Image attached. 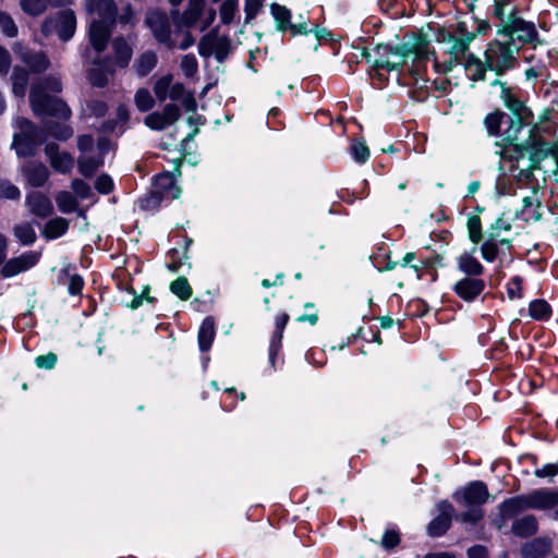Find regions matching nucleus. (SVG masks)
Segmentation results:
<instances>
[{
	"instance_id": "obj_37",
	"label": "nucleus",
	"mask_w": 558,
	"mask_h": 558,
	"mask_svg": "<svg viewBox=\"0 0 558 558\" xmlns=\"http://www.w3.org/2000/svg\"><path fill=\"white\" fill-rule=\"evenodd\" d=\"M13 234L17 241L25 246L34 244L37 239L35 229L29 222H23L14 226Z\"/></svg>"
},
{
	"instance_id": "obj_29",
	"label": "nucleus",
	"mask_w": 558,
	"mask_h": 558,
	"mask_svg": "<svg viewBox=\"0 0 558 558\" xmlns=\"http://www.w3.org/2000/svg\"><path fill=\"white\" fill-rule=\"evenodd\" d=\"M169 97L172 100L180 101L182 107L189 112H195L197 108L193 94L185 89L183 84L175 83L169 90Z\"/></svg>"
},
{
	"instance_id": "obj_31",
	"label": "nucleus",
	"mask_w": 558,
	"mask_h": 558,
	"mask_svg": "<svg viewBox=\"0 0 558 558\" xmlns=\"http://www.w3.org/2000/svg\"><path fill=\"white\" fill-rule=\"evenodd\" d=\"M537 520L533 514L523 515L513 521L511 530L520 537L532 536L537 532Z\"/></svg>"
},
{
	"instance_id": "obj_28",
	"label": "nucleus",
	"mask_w": 558,
	"mask_h": 558,
	"mask_svg": "<svg viewBox=\"0 0 558 558\" xmlns=\"http://www.w3.org/2000/svg\"><path fill=\"white\" fill-rule=\"evenodd\" d=\"M181 165L182 161L180 159L174 160V169L172 173L160 174L156 178V184L165 190V192L171 193L173 198H178L181 193V189L174 185L173 177L181 175Z\"/></svg>"
},
{
	"instance_id": "obj_58",
	"label": "nucleus",
	"mask_w": 558,
	"mask_h": 558,
	"mask_svg": "<svg viewBox=\"0 0 558 558\" xmlns=\"http://www.w3.org/2000/svg\"><path fill=\"white\" fill-rule=\"evenodd\" d=\"M181 69L186 77H192L197 72L198 63L194 54H185L181 60Z\"/></svg>"
},
{
	"instance_id": "obj_54",
	"label": "nucleus",
	"mask_w": 558,
	"mask_h": 558,
	"mask_svg": "<svg viewBox=\"0 0 558 558\" xmlns=\"http://www.w3.org/2000/svg\"><path fill=\"white\" fill-rule=\"evenodd\" d=\"M238 9L236 0H226L220 8V19L223 24H230Z\"/></svg>"
},
{
	"instance_id": "obj_46",
	"label": "nucleus",
	"mask_w": 558,
	"mask_h": 558,
	"mask_svg": "<svg viewBox=\"0 0 558 558\" xmlns=\"http://www.w3.org/2000/svg\"><path fill=\"white\" fill-rule=\"evenodd\" d=\"M170 290L181 300H189L192 296V288L184 276L178 277L170 284Z\"/></svg>"
},
{
	"instance_id": "obj_2",
	"label": "nucleus",
	"mask_w": 558,
	"mask_h": 558,
	"mask_svg": "<svg viewBox=\"0 0 558 558\" xmlns=\"http://www.w3.org/2000/svg\"><path fill=\"white\" fill-rule=\"evenodd\" d=\"M493 15L499 21L497 25V35L502 36L505 40L518 41L521 45H533V49H542L545 41L539 38L538 32L533 22L524 20L518 10V7L510 0H496Z\"/></svg>"
},
{
	"instance_id": "obj_56",
	"label": "nucleus",
	"mask_w": 558,
	"mask_h": 558,
	"mask_svg": "<svg viewBox=\"0 0 558 558\" xmlns=\"http://www.w3.org/2000/svg\"><path fill=\"white\" fill-rule=\"evenodd\" d=\"M0 197L15 201L21 197V192L19 187L10 181L0 180Z\"/></svg>"
},
{
	"instance_id": "obj_13",
	"label": "nucleus",
	"mask_w": 558,
	"mask_h": 558,
	"mask_svg": "<svg viewBox=\"0 0 558 558\" xmlns=\"http://www.w3.org/2000/svg\"><path fill=\"white\" fill-rule=\"evenodd\" d=\"M180 109L173 104L165 106L161 112L155 111L145 117V124L151 130L161 131L180 119Z\"/></svg>"
},
{
	"instance_id": "obj_33",
	"label": "nucleus",
	"mask_w": 558,
	"mask_h": 558,
	"mask_svg": "<svg viewBox=\"0 0 558 558\" xmlns=\"http://www.w3.org/2000/svg\"><path fill=\"white\" fill-rule=\"evenodd\" d=\"M28 71L22 66H14L11 74L12 92L16 97H24L28 86Z\"/></svg>"
},
{
	"instance_id": "obj_18",
	"label": "nucleus",
	"mask_w": 558,
	"mask_h": 558,
	"mask_svg": "<svg viewBox=\"0 0 558 558\" xmlns=\"http://www.w3.org/2000/svg\"><path fill=\"white\" fill-rule=\"evenodd\" d=\"M459 32L462 34L461 37L449 36L448 41L451 43L449 48L451 61L459 62L462 57H468L470 44L475 39L476 34L473 32H465L464 23H459Z\"/></svg>"
},
{
	"instance_id": "obj_32",
	"label": "nucleus",
	"mask_w": 558,
	"mask_h": 558,
	"mask_svg": "<svg viewBox=\"0 0 558 558\" xmlns=\"http://www.w3.org/2000/svg\"><path fill=\"white\" fill-rule=\"evenodd\" d=\"M549 62H550L549 51L546 46L542 47V49H539V58H538L537 62L534 63L533 65H531L525 71L526 80H536L538 77L547 76L546 69H547V65L549 64Z\"/></svg>"
},
{
	"instance_id": "obj_11",
	"label": "nucleus",
	"mask_w": 558,
	"mask_h": 558,
	"mask_svg": "<svg viewBox=\"0 0 558 558\" xmlns=\"http://www.w3.org/2000/svg\"><path fill=\"white\" fill-rule=\"evenodd\" d=\"M40 256V252L27 251L16 257L8 259L1 268L2 277L11 278L32 269L38 264Z\"/></svg>"
},
{
	"instance_id": "obj_20",
	"label": "nucleus",
	"mask_w": 558,
	"mask_h": 558,
	"mask_svg": "<svg viewBox=\"0 0 558 558\" xmlns=\"http://www.w3.org/2000/svg\"><path fill=\"white\" fill-rule=\"evenodd\" d=\"M485 289V281L478 277H464L453 286V291L462 300L471 302L475 300Z\"/></svg>"
},
{
	"instance_id": "obj_55",
	"label": "nucleus",
	"mask_w": 558,
	"mask_h": 558,
	"mask_svg": "<svg viewBox=\"0 0 558 558\" xmlns=\"http://www.w3.org/2000/svg\"><path fill=\"white\" fill-rule=\"evenodd\" d=\"M351 154L355 161L363 163L369 157V149L364 142L355 141L351 145Z\"/></svg>"
},
{
	"instance_id": "obj_21",
	"label": "nucleus",
	"mask_w": 558,
	"mask_h": 558,
	"mask_svg": "<svg viewBox=\"0 0 558 558\" xmlns=\"http://www.w3.org/2000/svg\"><path fill=\"white\" fill-rule=\"evenodd\" d=\"M51 167L60 173H69L74 166L73 157L66 151H59L57 144L50 143L45 147Z\"/></svg>"
},
{
	"instance_id": "obj_53",
	"label": "nucleus",
	"mask_w": 558,
	"mask_h": 558,
	"mask_svg": "<svg viewBox=\"0 0 558 558\" xmlns=\"http://www.w3.org/2000/svg\"><path fill=\"white\" fill-rule=\"evenodd\" d=\"M171 81H172V77L169 75H166V76L160 77L155 83L154 93L160 101H163L167 98V96H169L168 92L171 88V86H170Z\"/></svg>"
},
{
	"instance_id": "obj_7",
	"label": "nucleus",
	"mask_w": 558,
	"mask_h": 558,
	"mask_svg": "<svg viewBox=\"0 0 558 558\" xmlns=\"http://www.w3.org/2000/svg\"><path fill=\"white\" fill-rule=\"evenodd\" d=\"M15 123L19 132L14 134L12 145L16 154L21 157L34 155L36 147L46 138L44 131L25 118H17Z\"/></svg>"
},
{
	"instance_id": "obj_59",
	"label": "nucleus",
	"mask_w": 558,
	"mask_h": 558,
	"mask_svg": "<svg viewBox=\"0 0 558 558\" xmlns=\"http://www.w3.org/2000/svg\"><path fill=\"white\" fill-rule=\"evenodd\" d=\"M262 8L263 0H245V23H250L252 20H254Z\"/></svg>"
},
{
	"instance_id": "obj_14",
	"label": "nucleus",
	"mask_w": 558,
	"mask_h": 558,
	"mask_svg": "<svg viewBox=\"0 0 558 558\" xmlns=\"http://www.w3.org/2000/svg\"><path fill=\"white\" fill-rule=\"evenodd\" d=\"M114 25H110L101 20H92L88 29V38L92 47L98 52H102L112 35Z\"/></svg>"
},
{
	"instance_id": "obj_24",
	"label": "nucleus",
	"mask_w": 558,
	"mask_h": 558,
	"mask_svg": "<svg viewBox=\"0 0 558 558\" xmlns=\"http://www.w3.org/2000/svg\"><path fill=\"white\" fill-rule=\"evenodd\" d=\"M26 206L33 215L45 218L53 213L51 201L40 192H32L26 196Z\"/></svg>"
},
{
	"instance_id": "obj_60",
	"label": "nucleus",
	"mask_w": 558,
	"mask_h": 558,
	"mask_svg": "<svg viewBox=\"0 0 558 558\" xmlns=\"http://www.w3.org/2000/svg\"><path fill=\"white\" fill-rule=\"evenodd\" d=\"M71 187L77 197L86 199L92 195L90 186L81 179H74L71 183Z\"/></svg>"
},
{
	"instance_id": "obj_52",
	"label": "nucleus",
	"mask_w": 558,
	"mask_h": 558,
	"mask_svg": "<svg viewBox=\"0 0 558 558\" xmlns=\"http://www.w3.org/2000/svg\"><path fill=\"white\" fill-rule=\"evenodd\" d=\"M497 239H490L489 235H486V240L481 246V253L484 259L488 262H493L498 254Z\"/></svg>"
},
{
	"instance_id": "obj_15",
	"label": "nucleus",
	"mask_w": 558,
	"mask_h": 558,
	"mask_svg": "<svg viewBox=\"0 0 558 558\" xmlns=\"http://www.w3.org/2000/svg\"><path fill=\"white\" fill-rule=\"evenodd\" d=\"M488 498L487 487L483 482H472L462 494L456 493L454 499L465 507L481 506Z\"/></svg>"
},
{
	"instance_id": "obj_17",
	"label": "nucleus",
	"mask_w": 558,
	"mask_h": 558,
	"mask_svg": "<svg viewBox=\"0 0 558 558\" xmlns=\"http://www.w3.org/2000/svg\"><path fill=\"white\" fill-rule=\"evenodd\" d=\"M204 9L205 0H189L187 8L182 13L173 10L171 14L178 26L192 27L201 20Z\"/></svg>"
},
{
	"instance_id": "obj_36",
	"label": "nucleus",
	"mask_w": 558,
	"mask_h": 558,
	"mask_svg": "<svg viewBox=\"0 0 558 558\" xmlns=\"http://www.w3.org/2000/svg\"><path fill=\"white\" fill-rule=\"evenodd\" d=\"M215 337V324L213 318L206 317L199 328L198 331V343L199 349L205 352L209 350L211 342Z\"/></svg>"
},
{
	"instance_id": "obj_1",
	"label": "nucleus",
	"mask_w": 558,
	"mask_h": 558,
	"mask_svg": "<svg viewBox=\"0 0 558 558\" xmlns=\"http://www.w3.org/2000/svg\"><path fill=\"white\" fill-rule=\"evenodd\" d=\"M520 46L513 40L494 39L488 43L484 51V60L470 53L464 62V68L471 73V80L485 81L488 71L497 76L505 75L518 65Z\"/></svg>"
},
{
	"instance_id": "obj_42",
	"label": "nucleus",
	"mask_w": 558,
	"mask_h": 558,
	"mask_svg": "<svg viewBox=\"0 0 558 558\" xmlns=\"http://www.w3.org/2000/svg\"><path fill=\"white\" fill-rule=\"evenodd\" d=\"M56 203L59 210L63 214H70L78 209V202L68 191H61L56 195Z\"/></svg>"
},
{
	"instance_id": "obj_43",
	"label": "nucleus",
	"mask_w": 558,
	"mask_h": 558,
	"mask_svg": "<svg viewBox=\"0 0 558 558\" xmlns=\"http://www.w3.org/2000/svg\"><path fill=\"white\" fill-rule=\"evenodd\" d=\"M78 170L84 177H92L102 165L101 158L83 155L77 160Z\"/></svg>"
},
{
	"instance_id": "obj_63",
	"label": "nucleus",
	"mask_w": 558,
	"mask_h": 558,
	"mask_svg": "<svg viewBox=\"0 0 558 558\" xmlns=\"http://www.w3.org/2000/svg\"><path fill=\"white\" fill-rule=\"evenodd\" d=\"M86 109L89 114L95 117H104L107 112V106L101 100H89L86 105Z\"/></svg>"
},
{
	"instance_id": "obj_10",
	"label": "nucleus",
	"mask_w": 558,
	"mask_h": 558,
	"mask_svg": "<svg viewBox=\"0 0 558 558\" xmlns=\"http://www.w3.org/2000/svg\"><path fill=\"white\" fill-rule=\"evenodd\" d=\"M145 25L149 27L154 37L161 44L173 48L175 44L171 39L170 23L166 13L160 11H149L146 14Z\"/></svg>"
},
{
	"instance_id": "obj_57",
	"label": "nucleus",
	"mask_w": 558,
	"mask_h": 558,
	"mask_svg": "<svg viewBox=\"0 0 558 558\" xmlns=\"http://www.w3.org/2000/svg\"><path fill=\"white\" fill-rule=\"evenodd\" d=\"M89 71V80L94 86L104 87L108 82L107 72L96 62Z\"/></svg>"
},
{
	"instance_id": "obj_27",
	"label": "nucleus",
	"mask_w": 558,
	"mask_h": 558,
	"mask_svg": "<svg viewBox=\"0 0 558 558\" xmlns=\"http://www.w3.org/2000/svg\"><path fill=\"white\" fill-rule=\"evenodd\" d=\"M551 549V542L546 538H534L521 548L522 558H544Z\"/></svg>"
},
{
	"instance_id": "obj_50",
	"label": "nucleus",
	"mask_w": 558,
	"mask_h": 558,
	"mask_svg": "<svg viewBox=\"0 0 558 558\" xmlns=\"http://www.w3.org/2000/svg\"><path fill=\"white\" fill-rule=\"evenodd\" d=\"M505 116L506 114L502 111L496 110L495 112L489 113L485 118L484 123H485L487 131L490 135H497L499 133L501 121Z\"/></svg>"
},
{
	"instance_id": "obj_30",
	"label": "nucleus",
	"mask_w": 558,
	"mask_h": 558,
	"mask_svg": "<svg viewBox=\"0 0 558 558\" xmlns=\"http://www.w3.org/2000/svg\"><path fill=\"white\" fill-rule=\"evenodd\" d=\"M529 120L530 119L509 118V124L504 131V141L513 145V153L511 155H515V146L521 145V143H519V135L524 126L529 124Z\"/></svg>"
},
{
	"instance_id": "obj_25",
	"label": "nucleus",
	"mask_w": 558,
	"mask_h": 558,
	"mask_svg": "<svg viewBox=\"0 0 558 558\" xmlns=\"http://www.w3.org/2000/svg\"><path fill=\"white\" fill-rule=\"evenodd\" d=\"M23 175L27 183L34 187L43 186L49 178L48 168L37 161H28L22 168Z\"/></svg>"
},
{
	"instance_id": "obj_62",
	"label": "nucleus",
	"mask_w": 558,
	"mask_h": 558,
	"mask_svg": "<svg viewBox=\"0 0 558 558\" xmlns=\"http://www.w3.org/2000/svg\"><path fill=\"white\" fill-rule=\"evenodd\" d=\"M35 363L39 368L51 369L56 366L57 355L52 352H49L45 355H39L36 357Z\"/></svg>"
},
{
	"instance_id": "obj_8",
	"label": "nucleus",
	"mask_w": 558,
	"mask_h": 558,
	"mask_svg": "<svg viewBox=\"0 0 558 558\" xmlns=\"http://www.w3.org/2000/svg\"><path fill=\"white\" fill-rule=\"evenodd\" d=\"M76 29V17L73 11L63 10L54 15L46 17L40 26V32L45 37L57 34L63 41L70 40Z\"/></svg>"
},
{
	"instance_id": "obj_12",
	"label": "nucleus",
	"mask_w": 558,
	"mask_h": 558,
	"mask_svg": "<svg viewBox=\"0 0 558 558\" xmlns=\"http://www.w3.org/2000/svg\"><path fill=\"white\" fill-rule=\"evenodd\" d=\"M17 58L33 72L41 73L50 65V60L43 51L32 50L21 44L14 46Z\"/></svg>"
},
{
	"instance_id": "obj_4",
	"label": "nucleus",
	"mask_w": 558,
	"mask_h": 558,
	"mask_svg": "<svg viewBox=\"0 0 558 558\" xmlns=\"http://www.w3.org/2000/svg\"><path fill=\"white\" fill-rule=\"evenodd\" d=\"M558 506V490L551 488H539L524 495L506 499L499 511L504 520L512 519L525 510H551Z\"/></svg>"
},
{
	"instance_id": "obj_44",
	"label": "nucleus",
	"mask_w": 558,
	"mask_h": 558,
	"mask_svg": "<svg viewBox=\"0 0 558 558\" xmlns=\"http://www.w3.org/2000/svg\"><path fill=\"white\" fill-rule=\"evenodd\" d=\"M511 166V172L512 177L518 181L522 183H530L534 179V170L536 168L532 167L530 163H526L525 166H520L521 161H512Z\"/></svg>"
},
{
	"instance_id": "obj_47",
	"label": "nucleus",
	"mask_w": 558,
	"mask_h": 558,
	"mask_svg": "<svg viewBox=\"0 0 558 558\" xmlns=\"http://www.w3.org/2000/svg\"><path fill=\"white\" fill-rule=\"evenodd\" d=\"M0 32L10 38H13L17 35V26L13 20V17L0 10Z\"/></svg>"
},
{
	"instance_id": "obj_40",
	"label": "nucleus",
	"mask_w": 558,
	"mask_h": 558,
	"mask_svg": "<svg viewBox=\"0 0 558 558\" xmlns=\"http://www.w3.org/2000/svg\"><path fill=\"white\" fill-rule=\"evenodd\" d=\"M44 134H50L60 141H66L73 135V130L64 123L46 122L43 126Z\"/></svg>"
},
{
	"instance_id": "obj_23",
	"label": "nucleus",
	"mask_w": 558,
	"mask_h": 558,
	"mask_svg": "<svg viewBox=\"0 0 558 558\" xmlns=\"http://www.w3.org/2000/svg\"><path fill=\"white\" fill-rule=\"evenodd\" d=\"M514 216L525 222L539 221L543 217V206L541 201L535 196V194L533 196H525L522 199L521 209H517Z\"/></svg>"
},
{
	"instance_id": "obj_5",
	"label": "nucleus",
	"mask_w": 558,
	"mask_h": 558,
	"mask_svg": "<svg viewBox=\"0 0 558 558\" xmlns=\"http://www.w3.org/2000/svg\"><path fill=\"white\" fill-rule=\"evenodd\" d=\"M535 130L536 126L534 125L529 130L527 137L521 142V145L515 146V155H509L510 161H524L525 155L529 153L527 163L538 169L541 162L547 157L553 156L558 159V146H550L542 138L535 136Z\"/></svg>"
},
{
	"instance_id": "obj_39",
	"label": "nucleus",
	"mask_w": 558,
	"mask_h": 558,
	"mask_svg": "<svg viewBox=\"0 0 558 558\" xmlns=\"http://www.w3.org/2000/svg\"><path fill=\"white\" fill-rule=\"evenodd\" d=\"M69 229V221L65 218L57 217L49 220L44 229L47 239H57L63 235Z\"/></svg>"
},
{
	"instance_id": "obj_61",
	"label": "nucleus",
	"mask_w": 558,
	"mask_h": 558,
	"mask_svg": "<svg viewBox=\"0 0 558 558\" xmlns=\"http://www.w3.org/2000/svg\"><path fill=\"white\" fill-rule=\"evenodd\" d=\"M400 543L399 533L395 530H388L385 532L380 545L386 549H392Z\"/></svg>"
},
{
	"instance_id": "obj_41",
	"label": "nucleus",
	"mask_w": 558,
	"mask_h": 558,
	"mask_svg": "<svg viewBox=\"0 0 558 558\" xmlns=\"http://www.w3.org/2000/svg\"><path fill=\"white\" fill-rule=\"evenodd\" d=\"M21 10L29 16L41 15L50 4L49 0H20Z\"/></svg>"
},
{
	"instance_id": "obj_38",
	"label": "nucleus",
	"mask_w": 558,
	"mask_h": 558,
	"mask_svg": "<svg viewBox=\"0 0 558 558\" xmlns=\"http://www.w3.org/2000/svg\"><path fill=\"white\" fill-rule=\"evenodd\" d=\"M157 64V56L153 51H145L134 62V69L140 76H146Z\"/></svg>"
},
{
	"instance_id": "obj_48",
	"label": "nucleus",
	"mask_w": 558,
	"mask_h": 558,
	"mask_svg": "<svg viewBox=\"0 0 558 558\" xmlns=\"http://www.w3.org/2000/svg\"><path fill=\"white\" fill-rule=\"evenodd\" d=\"M134 100L138 110L143 112L151 109L155 104L150 93L145 88H141L136 92Z\"/></svg>"
},
{
	"instance_id": "obj_64",
	"label": "nucleus",
	"mask_w": 558,
	"mask_h": 558,
	"mask_svg": "<svg viewBox=\"0 0 558 558\" xmlns=\"http://www.w3.org/2000/svg\"><path fill=\"white\" fill-rule=\"evenodd\" d=\"M113 187V182L109 175L102 174L95 182V189L102 193H109Z\"/></svg>"
},
{
	"instance_id": "obj_45",
	"label": "nucleus",
	"mask_w": 558,
	"mask_h": 558,
	"mask_svg": "<svg viewBox=\"0 0 558 558\" xmlns=\"http://www.w3.org/2000/svg\"><path fill=\"white\" fill-rule=\"evenodd\" d=\"M271 13L275 17L277 29L281 32L287 31L290 25V11L286 7L275 3L271 5Z\"/></svg>"
},
{
	"instance_id": "obj_49",
	"label": "nucleus",
	"mask_w": 558,
	"mask_h": 558,
	"mask_svg": "<svg viewBox=\"0 0 558 558\" xmlns=\"http://www.w3.org/2000/svg\"><path fill=\"white\" fill-rule=\"evenodd\" d=\"M468 231H469L470 240L474 244H477L482 241V239H483L482 223H481V218L478 216L474 215L469 218Z\"/></svg>"
},
{
	"instance_id": "obj_26",
	"label": "nucleus",
	"mask_w": 558,
	"mask_h": 558,
	"mask_svg": "<svg viewBox=\"0 0 558 558\" xmlns=\"http://www.w3.org/2000/svg\"><path fill=\"white\" fill-rule=\"evenodd\" d=\"M475 252L476 246L470 252L462 253L457 259L459 270L465 274L466 277H480L484 272V267L474 257Z\"/></svg>"
},
{
	"instance_id": "obj_51",
	"label": "nucleus",
	"mask_w": 558,
	"mask_h": 558,
	"mask_svg": "<svg viewBox=\"0 0 558 558\" xmlns=\"http://www.w3.org/2000/svg\"><path fill=\"white\" fill-rule=\"evenodd\" d=\"M530 315L535 319H545L550 314L549 305L543 300L533 301L530 304Z\"/></svg>"
},
{
	"instance_id": "obj_22",
	"label": "nucleus",
	"mask_w": 558,
	"mask_h": 558,
	"mask_svg": "<svg viewBox=\"0 0 558 558\" xmlns=\"http://www.w3.org/2000/svg\"><path fill=\"white\" fill-rule=\"evenodd\" d=\"M500 98L505 107L512 113L511 118L531 119L533 117L531 109L514 95L510 87H504V90H500Z\"/></svg>"
},
{
	"instance_id": "obj_16",
	"label": "nucleus",
	"mask_w": 558,
	"mask_h": 558,
	"mask_svg": "<svg viewBox=\"0 0 558 558\" xmlns=\"http://www.w3.org/2000/svg\"><path fill=\"white\" fill-rule=\"evenodd\" d=\"M439 514L427 525V533L432 537L441 536L451 525L453 507L448 501H440L437 505Z\"/></svg>"
},
{
	"instance_id": "obj_34",
	"label": "nucleus",
	"mask_w": 558,
	"mask_h": 558,
	"mask_svg": "<svg viewBox=\"0 0 558 558\" xmlns=\"http://www.w3.org/2000/svg\"><path fill=\"white\" fill-rule=\"evenodd\" d=\"M512 225L505 218V215L500 216L489 228L487 235L490 239H497L501 245L510 246L512 240L509 238H501V233L510 232Z\"/></svg>"
},
{
	"instance_id": "obj_3",
	"label": "nucleus",
	"mask_w": 558,
	"mask_h": 558,
	"mask_svg": "<svg viewBox=\"0 0 558 558\" xmlns=\"http://www.w3.org/2000/svg\"><path fill=\"white\" fill-rule=\"evenodd\" d=\"M46 89L59 93L62 84L59 77L49 75L32 86L29 93V102L32 109L37 116H51L59 119H69L70 108L60 98L51 97L46 94Z\"/></svg>"
},
{
	"instance_id": "obj_6",
	"label": "nucleus",
	"mask_w": 558,
	"mask_h": 558,
	"mask_svg": "<svg viewBox=\"0 0 558 558\" xmlns=\"http://www.w3.org/2000/svg\"><path fill=\"white\" fill-rule=\"evenodd\" d=\"M373 53L374 58L368 50H364L362 56L373 63L375 70L386 69L391 72L401 66L411 56V48L409 43L397 46L379 44L374 48Z\"/></svg>"
},
{
	"instance_id": "obj_35",
	"label": "nucleus",
	"mask_w": 558,
	"mask_h": 558,
	"mask_svg": "<svg viewBox=\"0 0 558 558\" xmlns=\"http://www.w3.org/2000/svg\"><path fill=\"white\" fill-rule=\"evenodd\" d=\"M112 48L114 53L116 63L124 68L129 64L132 58V48L123 37H117L112 41Z\"/></svg>"
},
{
	"instance_id": "obj_19",
	"label": "nucleus",
	"mask_w": 558,
	"mask_h": 558,
	"mask_svg": "<svg viewBox=\"0 0 558 558\" xmlns=\"http://www.w3.org/2000/svg\"><path fill=\"white\" fill-rule=\"evenodd\" d=\"M86 9L96 15L93 20L116 25L118 9L113 0H86Z\"/></svg>"
},
{
	"instance_id": "obj_9",
	"label": "nucleus",
	"mask_w": 558,
	"mask_h": 558,
	"mask_svg": "<svg viewBox=\"0 0 558 558\" xmlns=\"http://www.w3.org/2000/svg\"><path fill=\"white\" fill-rule=\"evenodd\" d=\"M231 44L227 36H220L213 31L205 35L198 44V52L202 57L208 58L215 54L219 62H223L230 52Z\"/></svg>"
}]
</instances>
